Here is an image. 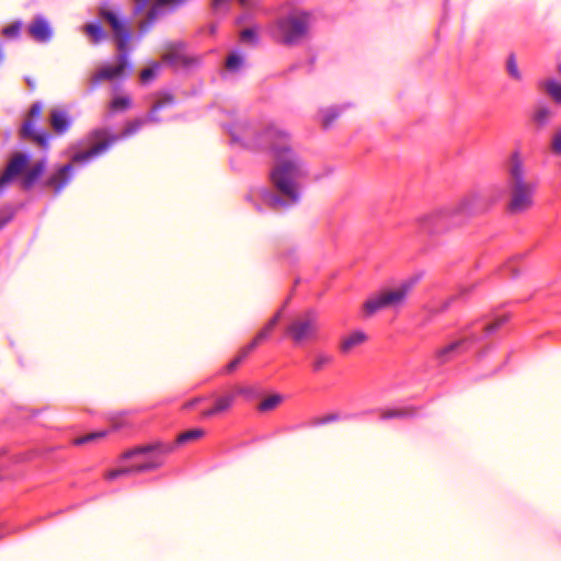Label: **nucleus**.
Wrapping results in <instances>:
<instances>
[{
    "label": "nucleus",
    "instance_id": "f257e3e1",
    "mask_svg": "<svg viewBox=\"0 0 561 561\" xmlns=\"http://www.w3.org/2000/svg\"><path fill=\"white\" fill-rule=\"evenodd\" d=\"M227 129L232 144L254 152L267 153L274 159L270 179L275 192L261 188L251 195L257 199V211H279L298 205L308 167L291 147L289 134L276 124L260 126L245 119L227 126Z\"/></svg>",
    "mask_w": 561,
    "mask_h": 561
},
{
    "label": "nucleus",
    "instance_id": "f03ea898",
    "mask_svg": "<svg viewBox=\"0 0 561 561\" xmlns=\"http://www.w3.org/2000/svg\"><path fill=\"white\" fill-rule=\"evenodd\" d=\"M205 435L202 428H192L181 433L173 443H154L130 449L123 455L121 468L107 472V480H115L122 476L150 471L159 468L164 457L172 453L179 445L197 440Z\"/></svg>",
    "mask_w": 561,
    "mask_h": 561
},
{
    "label": "nucleus",
    "instance_id": "7ed1b4c3",
    "mask_svg": "<svg viewBox=\"0 0 561 561\" xmlns=\"http://www.w3.org/2000/svg\"><path fill=\"white\" fill-rule=\"evenodd\" d=\"M175 105V98L168 91H161L154 95V102L148 112L146 118H137L129 122L122 133L117 135L107 136L104 128H96L91 131L92 139H101L98 144L91 146L88 150L77 152L72 156V161L76 163L87 164L90 161L106 153L116 142L125 140L137 134L146 122L160 123L162 119L159 117L161 111L171 108Z\"/></svg>",
    "mask_w": 561,
    "mask_h": 561
},
{
    "label": "nucleus",
    "instance_id": "20e7f679",
    "mask_svg": "<svg viewBox=\"0 0 561 561\" xmlns=\"http://www.w3.org/2000/svg\"><path fill=\"white\" fill-rule=\"evenodd\" d=\"M505 185L508 193L507 211L520 215L535 205L537 179L530 173L519 150H514L504 163Z\"/></svg>",
    "mask_w": 561,
    "mask_h": 561
},
{
    "label": "nucleus",
    "instance_id": "39448f33",
    "mask_svg": "<svg viewBox=\"0 0 561 561\" xmlns=\"http://www.w3.org/2000/svg\"><path fill=\"white\" fill-rule=\"evenodd\" d=\"M480 202L478 193H470L455 205L430 211L416 219L421 232L436 236L460 226L477 209Z\"/></svg>",
    "mask_w": 561,
    "mask_h": 561
},
{
    "label": "nucleus",
    "instance_id": "423d86ee",
    "mask_svg": "<svg viewBox=\"0 0 561 561\" xmlns=\"http://www.w3.org/2000/svg\"><path fill=\"white\" fill-rule=\"evenodd\" d=\"M507 320L508 317L504 314L500 316L495 321L488 324H481L480 322L471 324L469 328L462 331L459 339L436 351V360L438 364L448 363L449 360L470 350L482 337H485L489 334L495 332Z\"/></svg>",
    "mask_w": 561,
    "mask_h": 561
},
{
    "label": "nucleus",
    "instance_id": "0eeeda50",
    "mask_svg": "<svg viewBox=\"0 0 561 561\" xmlns=\"http://www.w3.org/2000/svg\"><path fill=\"white\" fill-rule=\"evenodd\" d=\"M116 38L118 39L116 42V48L118 50L117 62L113 66H104L99 69L90 79L88 92H93L104 80L125 79L130 75L133 64L128 57L131 50L129 42L134 37ZM136 38L140 39L141 37Z\"/></svg>",
    "mask_w": 561,
    "mask_h": 561
},
{
    "label": "nucleus",
    "instance_id": "6e6552de",
    "mask_svg": "<svg viewBox=\"0 0 561 561\" xmlns=\"http://www.w3.org/2000/svg\"><path fill=\"white\" fill-rule=\"evenodd\" d=\"M417 283L416 277L402 280L397 287L381 290L370 296L364 304L366 316H371L379 310L400 308L407 300L409 294Z\"/></svg>",
    "mask_w": 561,
    "mask_h": 561
},
{
    "label": "nucleus",
    "instance_id": "1a4fd4ad",
    "mask_svg": "<svg viewBox=\"0 0 561 561\" xmlns=\"http://www.w3.org/2000/svg\"><path fill=\"white\" fill-rule=\"evenodd\" d=\"M320 331L319 316L313 309L294 317L285 328V334L295 345H302L318 339Z\"/></svg>",
    "mask_w": 561,
    "mask_h": 561
},
{
    "label": "nucleus",
    "instance_id": "9d476101",
    "mask_svg": "<svg viewBox=\"0 0 561 561\" xmlns=\"http://www.w3.org/2000/svg\"><path fill=\"white\" fill-rule=\"evenodd\" d=\"M163 61L175 68L176 70H190L197 66L198 59L188 54L182 45L172 48L163 55Z\"/></svg>",
    "mask_w": 561,
    "mask_h": 561
},
{
    "label": "nucleus",
    "instance_id": "9b49d317",
    "mask_svg": "<svg viewBox=\"0 0 561 561\" xmlns=\"http://www.w3.org/2000/svg\"><path fill=\"white\" fill-rule=\"evenodd\" d=\"M73 176V165L71 163L64 164L47 176L45 186L53 188L54 194L57 196L72 181Z\"/></svg>",
    "mask_w": 561,
    "mask_h": 561
},
{
    "label": "nucleus",
    "instance_id": "f8f14e48",
    "mask_svg": "<svg viewBox=\"0 0 561 561\" xmlns=\"http://www.w3.org/2000/svg\"><path fill=\"white\" fill-rule=\"evenodd\" d=\"M30 161V156L26 153H16L9 161L3 174L0 176V190L4 192L7 185L21 174Z\"/></svg>",
    "mask_w": 561,
    "mask_h": 561
},
{
    "label": "nucleus",
    "instance_id": "ddd939ff",
    "mask_svg": "<svg viewBox=\"0 0 561 561\" xmlns=\"http://www.w3.org/2000/svg\"><path fill=\"white\" fill-rule=\"evenodd\" d=\"M248 68V61L245 55L239 50H232L226 58L225 69L222 71V78L225 80L233 79L240 76Z\"/></svg>",
    "mask_w": 561,
    "mask_h": 561
},
{
    "label": "nucleus",
    "instance_id": "4468645a",
    "mask_svg": "<svg viewBox=\"0 0 561 561\" xmlns=\"http://www.w3.org/2000/svg\"><path fill=\"white\" fill-rule=\"evenodd\" d=\"M283 309L278 310L267 323L257 332L253 340L244 346V355H249L262 342L268 340L282 318Z\"/></svg>",
    "mask_w": 561,
    "mask_h": 561
},
{
    "label": "nucleus",
    "instance_id": "2eb2a0df",
    "mask_svg": "<svg viewBox=\"0 0 561 561\" xmlns=\"http://www.w3.org/2000/svg\"><path fill=\"white\" fill-rule=\"evenodd\" d=\"M313 19L308 13H296L286 21V31L291 34H301L313 31Z\"/></svg>",
    "mask_w": 561,
    "mask_h": 561
},
{
    "label": "nucleus",
    "instance_id": "dca6fc26",
    "mask_svg": "<svg viewBox=\"0 0 561 561\" xmlns=\"http://www.w3.org/2000/svg\"><path fill=\"white\" fill-rule=\"evenodd\" d=\"M21 136L23 138H32L43 148H47L50 141V134L45 130H37L35 123L31 119H27L23 123L21 128Z\"/></svg>",
    "mask_w": 561,
    "mask_h": 561
},
{
    "label": "nucleus",
    "instance_id": "f3484780",
    "mask_svg": "<svg viewBox=\"0 0 561 561\" xmlns=\"http://www.w3.org/2000/svg\"><path fill=\"white\" fill-rule=\"evenodd\" d=\"M556 116L554 110L546 102H539L535 105L531 119L537 127L548 126Z\"/></svg>",
    "mask_w": 561,
    "mask_h": 561
},
{
    "label": "nucleus",
    "instance_id": "a211bd4d",
    "mask_svg": "<svg viewBox=\"0 0 561 561\" xmlns=\"http://www.w3.org/2000/svg\"><path fill=\"white\" fill-rule=\"evenodd\" d=\"M234 396L236 394L230 393V394H225V396L218 397L215 401L214 407L210 409L204 410L202 412V416L207 419V417H211L216 414L228 411L231 408V405L233 404Z\"/></svg>",
    "mask_w": 561,
    "mask_h": 561
},
{
    "label": "nucleus",
    "instance_id": "6ab92c4d",
    "mask_svg": "<svg viewBox=\"0 0 561 561\" xmlns=\"http://www.w3.org/2000/svg\"><path fill=\"white\" fill-rule=\"evenodd\" d=\"M50 124L56 133L64 134L69 129L71 118L66 111L53 110L50 113Z\"/></svg>",
    "mask_w": 561,
    "mask_h": 561
},
{
    "label": "nucleus",
    "instance_id": "aec40b11",
    "mask_svg": "<svg viewBox=\"0 0 561 561\" xmlns=\"http://www.w3.org/2000/svg\"><path fill=\"white\" fill-rule=\"evenodd\" d=\"M366 340H367L366 333L362 330H356L342 340V342L340 344V350L342 353H348L354 347L363 344Z\"/></svg>",
    "mask_w": 561,
    "mask_h": 561
},
{
    "label": "nucleus",
    "instance_id": "412c9836",
    "mask_svg": "<svg viewBox=\"0 0 561 561\" xmlns=\"http://www.w3.org/2000/svg\"><path fill=\"white\" fill-rule=\"evenodd\" d=\"M45 160L36 162L23 176L22 185L25 190L31 188L45 171Z\"/></svg>",
    "mask_w": 561,
    "mask_h": 561
},
{
    "label": "nucleus",
    "instance_id": "4be33fe9",
    "mask_svg": "<svg viewBox=\"0 0 561 561\" xmlns=\"http://www.w3.org/2000/svg\"><path fill=\"white\" fill-rule=\"evenodd\" d=\"M345 105L330 106L320 111L321 123L324 128H329L334 121L341 115Z\"/></svg>",
    "mask_w": 561,
    "mask_h": 561
},
{
    "label": "nucleus",
    "instance_id": "5701e85b",
    "mask_svg": "<svg viewBox=\"0 0 561 561\" xmlns=\"http://www.w3.org/2000/svg\"><path fill=\"white\" fill-rule=\"evenodd\" d=\"M103 20L112 27L113 32L117 34L127 32V30L124 26V21L118 16L117 13L113 11L104 12Z\"/></svg>",
    "mask_w": 561,
    "mask_h": 561
},
{
    "label": "nucleus",
    "instance_id": "b1692460",
    "mask_svg": "<svg viewBox=\"0 0 561 561\" xmlns=\"http://www.w3.org/2000/svg\"><path fill=\"white\" fill-rule=\"evenodd\" d=\"M334 360V357L332 354L327 352H318L314 354L312 359V369L314 371H320L327 366L331 365Z\"/></svg>",
    "mask_w": 561,
    "mask_h": 561
},
{
    "label": "nucleus",
    "instance_id": "393cba45",
    "mask_svg": "<svg viewBox=\"0 0 561 561\" xmlns=\"http://www.w3.org/2000/svg\"><path fill=\"white\" fill-rule=\"evenodd\" d=\"M161 65L159 62H151L147 68L140 72V81L142 84H149L160 73Z\"/></svg>",
    "mask_w": 561,
    "mask_h": 561
},
{
    "label": "nucleus",
    "instance_id": "a878e982",
    "mask_svg": "<svg viewBox=\"0 0 561 561\" xmlns=\"http://www.w3.org/2000/svg\"><path fill=\"white\" fill-rule=\"evenodd\" d=\"M131 105V99L128 95H117L110 102V110L113 113L125 112Z\"/></svg>",
    "mask_w": 561,
    "mask_h": 561
},
{
    "label": "nucleus",
    "instance_id": "bb28decb",
    "mask_svg": "<svg viewBox=\"0 0 561 561\" xmlns=\"http://www.w3.org/2000/svg\"><path fill=\"white\" fill-rule=\"evenodd\" d=\"M415 414V411L411 408L403 409H390L381 412V420H390L394 417H411Z\"/></svg>",
    "mask_w": 561,
    "mask_h": 561
},
{
    "label": "nucleus",
    "instance_id": "cd10ccee",
    "mask_svg": "<svg viewBox=\"0 0 561 561\" xmlns=\"http://www.w3.org/2000/svg\"><path fill=\"white\" fill-rule=\"evenodd\" d=\"M506 71L508 76L515 81L523 80V73L518 68L516 56L512 53L508 55L506 60Z\"/></svg>",
    "mask_w": 561,
    "mask_h": 561
},
{
    "label": "nucleus",
    "instance_id": "c85d7f7f",
    "mask_svg": "<svg viewBox=\"0 0 561 561\" xmlns=\"http://www.w3.org/2000/svg\"><path fill=\"white\" fill-rule=\"evenodd\" d=\"M283 401V396L275 393L263 400L257 409L261 412H267L275 409Z\"/></svg>",
    "mask_w": 561,
    "mask_h": 561
},
{
    "label": "nucleus",
    "instance_id": "c756f323",
    "mask_svg": "<svg viewBox=\"0 0 561 561\" xmlns=\"http://www.w3.org/2000/svg\"><path fill=\"white\" fill-rule=\"evenodd\" d=\"M347 417H348V415L342 416L339 413H330V414H328L325 416L314 419L311 422V425L312 426H321V425H325V424H329V423H332V422H335V421H339V420H344V419H347Z\"/></svg>",
    "mask_w": 561,
    "mask_h": 561
},
{
    "label": "nucleus",
    "instance_id": "7c9ffc66",
    "mask_svg": "<svg viewBox=\"0 0 561 561\" xmlns=\"http://www.w3.org/2000/svg\"><path fill=\"white\" fill-rule=\"evenodd\" d=\"M550 150L554 156L561 157V127L551 136Z\"/></svg>",
    "mask_w": 561,
    "mask_h": 561
},
{
    "label": "nucleus",
    "instance_id": "2f4dec72",
    "mask_svg": "<svg viewBox=\"0 0 561 561\" xmlns=\"http://www.w3.org/2000/svg\"><path fill=\"white\" fill-rule=\"evenodd\" d=\"M48 31V25L44 20H35L30 27L33 35H45Z\"/></svg>",
    "mask_w": 561,
    "mask_h": 561
},
{
    "label": "nucleus",
    "instance_id": "473e14b6",
    "mask_svg": "<svg viewBox=\"0 0 561 561\" xmlns=\"http://www.w3.org/2000/svg\"><path fill=\"white\" fill-rule=\"evenodd\" d=\"M248 356L249 355H244V347H242L239 352V355L226 365V367L224 368L225 373L233 371L240 365V363Z\"/></svg>",
    "mask_w": 561,
    "mask_h": 561
},
{
    "label": "nucleus",
    "instance_id": "72a5a7b5",
    "mask_svg": "<svg viewBox=\"0 0 561 561\" xmlns=\"http://www.w3.org/2000/svg\"><path fill=\"white\" fill-rule=\"evenodd\" d=\"M105 435V432H94L84 436H81L75 440L76 445H83L89 442H92L96 438L103 437Z\"/></svg>",
    "mask_w": 561,
    "mask_h": 561
},
{
    "label": "nucleus",
    "instance_id": "f704fd0d",
    "mask_svg": "<svg viewBox=\"0 0 561 561\" xmlns=\"http://www.w3.org/2000/svg\"><path fill=\"white\" fill-rule=\"evenodd\" d=\"M236 394L253 398L255 396V390L252 387H239L236 390Z\"/></svg>",
    "mask_w": 561,
    "mask_h": 561
},
{
    "label": "nucleus",
    "instance_id": "c9c22d12",
    "mask_svg": "<svg viewBox=\"0 0 561 561\" xmlns=\"http://www.w3.org/2000/svg\"><path fill=\"white\" fill-rule=\"evenodd\" d=\"M84 30L90 35H96L98 33L101 32V26H100L99 22H91L85 25Z\"/></svg>",
    "mask_w": 561,
    "mask_h": 561
},
{
    "label": "nucleus",
    "instance_id": "e433bc0d",
    "mask_svg": "<svg viewBox=\"0 0 561 561\" xmlns=\"http://www.w3.org/2000/svg\"><path fill=\"white\" fill-rule=\"evenodd\" d=\"M42 110H43V105L41 102H35L32 104L31 108H30V115L32 117H38L42 113Z\"/></svg>",
    "mask_w": 561,
    "mask_h": 561
},
{
    "label": "nucleus",
    "instance_id": "4c0bfd02",
    "mask_svg": "<svg viewBox=\"0 0 561 561\" xmlns=\"http://www.w3.org/2000/svg\"><path fill=\"white\" fill-rule=\"evenodd\" d=\"M282 38V43L284 45H287V46H294V45H297L299 39L301 37H291V36H288V37H280Z\"/></svg>",
    "mask_w": 561,
    "mask_h": 561
},
{
    "label": "nucleus",
    "instance_id": "58836bf2",
    "mask_svg": "<svg viewBox=\"0 0 561 561\" xmlns=\"http://www.w3.org/2000/svg\"><path fill=\"white\" fill-rule=\"evenodd\" d=\"M21 31V26L19 23H13L5 30V35H11L12 33H16Z\"/></svg>",
    "mask_w": 561,
    "mask_h": 561
},
{
    "label": "nucleus",
    "instance_id": "ea45409f",
    "mask_svg": "<svg viewBox=\"0 0 561 561\" xmlns=\"http://www.w3.org/2000/svg\"><path fill=\"white\" fill-rule=\"evenodd\" d=\"M203 400V398H195L193 400H190L187 401L185 404H184V409L186 410H190V409H193L196 404H198L201 401Z\"/></svg>",
    "mask_w": 561,
    "mask_h": 561
},
{
    "label": "nucleus",
    "instance_id": "a19ab883",
    "mask_svg": "<svg viewBox=\"0 0 561 561\" xmlns=\"http://www.w3.org/2000/svg\"><path fill=\"white\" fill-rule=\"evenodd\" d=\"M24 80H25L27 87L30 88V90L34 91L36 88V81L33 78L27 77V76L24 78Z\"/></svg>",
    "mask_w": 561,
    "mask_h": 561
},
{
    "label": "nucleus",
    "instance_id": "79ce46f5",
    "mask_svg": "<svg viewBox=\"0 0 561 561\" xmlns=\"http://www.w3.org/2000/svg\"><path fill=\"white\" fill-rule=\"evenodd\" d=\"M105 38L106 37H91V39H92L91 44L96 46V45H99L102 42V39H105Z\"/></svg>",
    "mask_w": 561,
    "mask_h": 561
},
{
    "label": "nucleus",
    "instance_id": "37998d69",
    "mask_svg": "<svg viewBox=\"0 0 561 561\" xmlns=\"http://www.w3.org/2000/svg\"><path fill=\"white\" fill-rule=\"evenodd\" d=\"M255 32H256L255 30L247 28V30L242 31V33L240 35H244V36L254 35Z\"/></svg>",
    "mask_w": 561,
    "mask_h": 561
},
{
    "label": "nucleus",
    "instance_id": "c03bdc74",
    "mask_svg": "<svg viewBox=\"0 0 561 561\" xmlns=\"http://www.w3.org/2000/svg\"><path fill=\"white\" fill-rule=\"evenodd\" d=\"M242 38L247 39L249 43L255 44L257 42L259 37L249 36V37H242Z\"/></svg>",
    "mask_w": 561,
    "mask_h": 561
},
{
    "label": "nucleus",
    "instance_id": "a18cd8bd",
    "mask_svg": "<svg viewBox=\"0 0 561 561\" xmlns=\"http://www.w3.org/2000/svg\"><path fill=\"white\" fill-rule=\"evenodd\" d=\"M35 39H37L39 43H47L50 37H46V36H43V37H34Z\"/></svg>",
    "mask_w": 561,
    "mask_h": 561
},
{
    "label": "nucleus",
    "instance_id": "49530a36",
    "mask_svg": "<svg viewBox=\"0 0 561 561\" xmlns=\"http://www.w3.org/2000/svg\"><path fill=\"white\" fill-rule=\"evenodd\" d=\"M4 60V54L2 51V49L0 48V64H2Z\"/></svg>",
    "mask_w": 561,
    "mask_h": 561
},
{
    "label": "nucleus",
    "instance_id": "de8ad7c7",
    "mask_svg": "<svg viewBox=\"0 0 561 561\" xmlns=\"http://www.w3.org/2000/svg\"><path fill=\"white\" fill-rule=\"evenodd\" d=\"M450 305V300H447L444 306H443V310L447 309Z\"/></svg>",
    "mask_w": 561,
    "mask_h": 561
}]
</instances>
